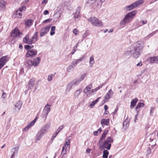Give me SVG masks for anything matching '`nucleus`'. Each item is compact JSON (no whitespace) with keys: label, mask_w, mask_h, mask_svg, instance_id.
<instances>
[{"label":"nucleus","mask_w":158,"mask_h":158,"mask_svg":"<svg viewBox=\"0 0 158 158\" xmlns=\"http://www.w3.org/2000/svg\"><path fill=\"white\" fill-rule=\"evenodd\" d=\"M88 21L94 26L100 27L103 26L102 22L95 17H91L88 19Z\"/></svg>","instance_id":"obj_3"},{"label":"nucleus","mask_w":158,"mask_h":158,"mask_svg":"<svg viewBox=\"0 0 158 158\" xmlns=\"http://www.w3.org/2000/svg\"><path fill=\"white\" fill-rule=\"evenodd\" d=\"M35 80L34 79H31L29 82V88L32 89L33 88Z\"/></svg>","instance_id":"obj_23"},{"label":"nucleus","mask_w":158,"mask_h":158,"mask_svg":"<svg viewBox=\"0 0 158 158\" xmlns=\"http://www.w3.org/2000/svg\"><path fill=\"white\" fill-rule=\"evenodd\" d=\"M151 151L150 148H148L147 151V154L148 155H149L151 154Z\"/></svg>","instance_id":"obj_53"},{"label":"nucleus","mask_w":158,"mask_h":158,"mask_svg":"<svg viewBox=\"0 0 158 158\" xmlns=\"http://www.w3.org/2000/svg\"><path fill=\"white\" fill-rule=\"evenodd\" d=\"M129 122L127 119H126L123 123V126H125L126 127H127L129 126Z\"/></svg>","instance_id":"obj_44"},{"label":"nucleus","mask_w":158,"mask_h":158,"mask_svg":"<svg viewBox=\"0 0 158 158\" xmlns=\"http://www.w3.org/2000/svg\"><path fill=\"white\" fill-rule=\"evenodd\" d=\"M26 65L28 68H30L31 66H33L32 61L29 60L27 62V63L26 64Z\"/></svg>","instance_id":"obj_37"},{"label":"nucleus","mask_w":158,"mask_h":158,"mask_svg":"<svg viewBox=\"0 0 158 158\" xmlns=\"http://www.w3.org/2000/svg\"><path fill=\"white\" fill-rule=\"evenodd\" d=\"M110 122V119L108 118L107 119H102L101 120V123L102 126L103 127L104 125H108Z\"/></svg>","instance_id":"obj_18"},{"label":"nucleus","mask_w":158,"mask_h":158,"mask_svg":"<svg viewBox=\"0 0 158 158\" xmlns=\"http://www.w3.org/2000/svg\"><path fill=\"white\" fill-rule=\"evenodd\" d=\"M22 105V103L20 101L18 102L15 105V110L18 111H19Z\"/></svg>","instance_id":"obj_19"},{"label":"nucleus","mask_w":158,"mask_h":158,"mask_svg":"<svg viewBox=\"0 0 158 158\" xmlns=\"http://www.w3.org/2000/svg\"><path fill=\"white\" fill-rule=\"evenodd\" d=\"M38 32H35L34 35L31 38V44L35 43L37 41L38 37Z\"/></svg>","instance_id":"obj_20"},{"label":"nucleus","mask_w":158,"mask_h":158,"mask_svg":"<svg viewBox=\"0 0 158 158\" xmlns=\"http://www.w3.org/2000/svg\"><path fill=\"white\" fill-rule=\"evenodd\" d=\"M147 61L150 63H158V56L148 58Z\"/></svg>","instance_id":"obj_14"},{"label":"nucleus","mask_w":158,"mask_h":158,"mask_svg":"<svg viewBox=\"0 0 158 158\" xmlns=\"http://www.w3.org/2000/svg\"><path fill=\"white\" fill-rule=\"evenodd\" d=\"M33 47V45L30 46L29 45H26L24 46V48L27 50H30Z\"/></svg>","instance_id":"obj_43"},{"label":"nucleus","mask_w":158,"mask_h":158,"mask_svg":"<svg viewBox=\"0 0 158 158\" xmlns=\"http://www.w3.org/2000/svg\"><path fill=\"white\" fill-rule=\"evenodd\" d=\"M101 88V87H100L99 86H98V87H97L96 88H95V89H94L95 92L97 91V90H98L99 89H100V88Z\"/></svg>","instance_id":"obj_61"},{"label":"nucleus","mask_w":158,"mask_h":158,"mask_svg":"<svg viewBox=\"0 0 158 158\" xmlns=\"http://www.w3.org/2000/svg\"><path fill=\"white\" fill-rule=\"evenodd\" d=\"M56 29V27L55 26H53L51 28V32L50 34L51 35H53L55 33V31Z\"/></svg>","instance_id":"obj_39"},{"label":"nucleus","mask_w":158,"mask_h":158,"mask_svg":"<svg viewBox=\"0 0 158 158\" xmlns=\"http://www.w3.org/2000/svg\"><path fill=\"white\" fill-rule=\"evenodd\" d=\"M96 2H98V0H88L87 2V3L90 4H92L94 3L95 4Z\"/></svg>","instance_id":"obj_42"},{"label":"nucleus","mask_w":158,"mask_h":158,"mask_svg":"<svg viewBox=\"0 0 158 158\" xmlns=\"http://www.w3.org/2000/svg\"><path fill=\"white\" fill-rule=\"evenodd\" d=\"M26 9V6H23L20 8L18 10H20L21 12L23 11H25Z\"/></svg>","instance_id":"obj_45"},{"label":"nucleus","mask_w":158,"mask_h":158,"mask_svg":"<svg viewBox=\"0 0 158 158\" xmlns=\"http://www.w3.org/2000/svg\"><path fill=\"white\" fill-rule=\"evenodd\" d=\"M136 13V10L129 12L127 14L120 23L121 26H123L126 24L128 23L131 22L133 19V16H134Z\"/></svg>","instance_id":"obj_2"},{"label":"nucleus","mask_w":158,"mask_h":158,"mask_svg":"<svg viewBox=\"0 0 158 158\" xmlns=\"http://www.w3.org/2000/svg\"><path fill=\"white\" fill-rule=\"evenodd\" d=\"M50 26H46L41 29L40 31V36L42 37L46 34L49 30Z\"/></svg>","instance_id":"obj_12"},{"label":"nucleus","mask_w":158,"mask_h":158,"mask_svg":"<svg viewBox=\"0 0 158 158\" xmlns=\"http://www.w3.org/2000/svg\"><path fill=\"white\" fill-rule=\"evenodd\" d=\"M38 134H39V135H41L42 136L44 134L40 130L37 133Z\"/></svg>","instance_id":"obj_57"},{"label":"nucleus","mask_w":158,"mask_h":158,"mask_svg":"<svg viewBox=\"0 0 158 158\" xmlns=\"http://www.w3.org/2000/svg\"><path fill=\"white\" fill-rule=\"evenodd\" d=\"M23 42L24 43L29 44H31V39H29V35H27L23 39Z\"/></svg>","instance_id":"obj_16"},{"label":"nucleus","mask_w":158,"mask_h":158,"mask_svg":"<svg viewBox=\"0 0 158 158\" xmlns=\"http://www.w3.org/2000/svg\"><path fill=\"white\" fill-rule=\"evenodd\" d=\"M143 0H138L130 5L126 6L125 9L127 10H131L143 3Z\"/></svg>","instance_id":"obj_4"},{"label":"nucleus","mask_w":158,"mask_h":158,"mask_svg":"<svg viewBox=\"0 0 158 158\" xmlns=\"http://www.w3.org/2000/svg\"><path fill=\"white\" fill-rule=\"evenodd\" d=\"M114 94V92L110 89L109 91L107 93L104 97V102H107L109 99Z\"/></svg>","instance_id":"obj_13"},{"label":"nucleus","mask_w":158,"mask_h":158,"mask_svg":"<svg viewBox=\"0 0 158 158\" xmlns=\"http://www.w3.org/2000/svg\"><path fill=\"white\" fill-rule=\"evenodd\" d=\"M51 124L50 123H47L43 127L46 130V131H48V130L50 128V127Z\"/></svg>","instance_id":"obj_38"},{"label":"nucleus","mask_w":158,"mask_h":158,"mask_svg":"<svg viewBox=\"0 0 158 158\" xmlns=\"http://www.w3.org/2000/svg\"><path fill=\"white\" fill-rule=\"evenodd\" d=\"M133 49L132 46H130L127 48V51L124 53L125 55L127 56H130L131 55H132V51H133Z\"/></svg>","instance_id":"obj_15"},{"label":"nucleus","mask_w":158,"mask_h":158,"mask_svg":"<svg viewBox=\"0 0 158 158\" xmlns=\"http://www.w3.org/2000/svg\"><path fill=\"white\" fill-rule=\"evenodd\" d=\"M73 67L72 65H69L68 68V69H72V68H73Z\"/></svg>","instance_id":"obj_64"},{"label":"nucleus","mask_w":158,"mask_h":158,"mask_svg":"<svg viewBox=\"0 0 158 158\" xmlns=\"http://www.w3.org/2000/svg\"><path fill=\"white\" fill-rule=\"evenodd\" d=\"M80 7H78L77 9V10L74 15V18L75 19L78 18L79 16L80 12Z\"/></svg>","instance_id":"obj_28"},{"label":"nucleus","mask_w":158,"mask_h":158,"mask_svg":"<svg viewBox=\"0 0 158 158\" xmlns=\"http://www.w3.org/2000/svg\"><path fill=\"white\" fill-rule=\"evenodd\" d=\"M73 32L75 35H77L78 34L79 31L77 29L75 28L73 30Z\"/></svg>","instance_id":"obj_49"},{"label":"nucleus","mask_w":158,"mask_h":158,"mask_svg":"<svg viewBox=\"0 0 158 158\" xmlns=\"http://www.w3.org/2000/svg\"><path fill=\"white\" fill-rule=\"evenodd\" d=\"M50 110V106L48 104L46 105L44 108L42 113V117L46 119Z\"/></svg>","instance_id":"obj_5"},{"label":"nucleus","mask_w":158,"mask_h":158,"mask_svg":"<svg viewBox=\"0 0 158 158\" xmlns=\"http://www.w3.org/2000/svg\"><path fill=\"white\" fill-rule=\"evenodd\" d=\"M20 147V146L19 145H15V147H14L13 148V150H14V151L13 152H15V154H17L18 152V150L19 149V148Z\"/></svg>","instance_id":"obj_40"},{"label":"nucleus","mask_w":158,"mask_h":158,"mask_svg":"<svg viewBox=\"0 0 158 158\" xmlns=\"http://www.w3.org/2000/svg\"><path fill=\"white\" fill-rule=\"evenodd\" d=\"M48 14L49 12L48 10H44V14L45 15H48Z\"/></svg>","instance_id":"obj_55"},{"label":"nucleus","mask_w":158,"mask_h":158,"mask_svg":"<svg viewBox=\"0 0 158 158\" xmlns=\"http://www.w3.org/2000/svg\"><path fill=\"white\" fill-rule=\"evenodd\" d=\"M106 141L109 144H111V143H113V140L111 137H109L107 138Z\"/></svg>","instance_id":"obj_41"},{"label":"nucleus","mask_w":158,"mask_h":158,"mask_svg":"<svg viewBox=\"0 0 158 158\" xmlns=\"http://www.w3.org/2000/svg\"><path fill=\"white\" fill-rule=\"evenodd\" d=\"M104 108L105 110H106L108 109V106L106 105H105L104 106Z\"/></svg>","instance_id":"obj_63"},{"label":"nucleus","mask_w":158,"mask_h":158,"mask_svg":"<svg viewBox=\"0 0 158 158\" xmlns=\"http://www.w3.org/2000/svg\"><path fill=\"white\" fill-rule=\"evenodd\" d=\"M92 88V85L90 84L88 86H87L84 89L83 92L84 94H87L88 93L90 92L91 89Z\"/></svg>","instance_id":"obj_21"},{"label":"nucleus","mask_w":158,"mask_h":158,"mask_svg":"<svg viewBox=\"0 0 158 158\" xmlns=\"http://www.w3.org/2000/svg\"><path fill=\"white\" fill-rule=\"evenodd\" d=\"M144 106V104L143 103H139L136 107L135 108V109L136 110V111L138 112V110H137L138 109H139V108L140 107L143 106Z\"/></svg>","instance_id":"obj_35"},{"label":"nucleus","mask_w":158,"mask_h":158,"mask_svg":"<svg viewBox=\"0 0 158 158\" xmlns=\"http://www.w3.org/2000/svg\"><path fill=\"white\" fill-rule=\"evenodd\" d=\"M103 153L102 158H107L109 154V152L107 150H105L103 151Z\"/></svg>","instance_id":"obj_30"},{"label":"nucleus","mask_w":158,"mask_h":158,"mask_svg":"<svg viewBox=\"0 0 158 158\" xmlns=\"http://www.w3.org/2000/svg\"><path fill=\"white\" fill-rule=\"evenodd\" d=\"M108 132V130H105L104 131L102 134L105 135L106 136V135L107 134V133Z\"/></svg>","instance_id":"obj_59"},{"label":"nucleus","mask_w":158,"mask_h":158,"mask_svg":"<svg viewBox=\"0 0 158 158\" xmlns=\"http://www.w3.org/2000/svg\"><path fill=\"white\" fill-rule=\"evenodd\" d=\"M87 75V74L86 73H85L83 74L81 76L80 79V81H81L83 80L86 77Z\"/></svg>","instance_id":"obj_46"},{"label":"nucleus","mask_w":158,"mask_h":158,"mask_svg":"<svg viewBox=\"0 0 158 158\" xmlns=\"http://www.w3.org/2000/svg\"><path fill=\"white\" fill-rule=\"evenodd\" d=\"M99 143V147L100 150H102L105 148L107 149L108 150L110 149L111 144H109L106 141L104 143H103L102 142L101 143Z\"/></svg>","instance_id":"obj_6"},{"label":"nucleus","mask_w":158,"mask_h":158,"mask_svg":"<svg viewBox=\"0 0 158 158\" xmlns=\"http://www.w3.org/2000/svg\"><path fill=\"white\" fill-rule=\"evenodd\" d=\"M106 135H104L103 134H102V136L101 137L100 140L99 142V143H100L102 142V140H103L106 137Z\"/></svg>","instance_id":"obj_47"},{"label":"nucleus","mask_w":158,"mask_h":158,"mask_svg":"<svg viewBox=\"0 0 158 158\" xmlns=\"http://www.w3.org/2000/svg\"><path fill=\"white\" fill-rule=\"evenodd\" d=\"M34 124H35L32 121L26 127L23 129V131H27L31 127L34 125Z\"/></svg>","instance_id":"obj_24"},{"label":"nucleus","mask_w":158,"mask_h":158,"mask_svg":"<svg viewBox=\"0 0 158 158\" xmlns=\"http://www.w3.org/2000/svg\"><path fill=\"white\" fill-rule=\"evenodd\" d=\"M6 97V95L5 93L3 92L2 95V97L3 98H5Z\"/></svg>","instance_id":"obj_56"},{"label":"nucleus","mask_w":158,"mask_h":158,"mask_svg":"<svg viewBox=\"0 0 158 158\" xmlns=\"http://www.w3.org/2000/svg\"><path fill=\"white\" fill-rule=\"evenodd\" d=\"M42 136L37 133L35 136V142L36 143H38L41 139Z\"/></svg>","instance_id":"obj_29"},{"label":"nucleus","mask_w":158,"mask_h":158,"mask_svg":"<svg viewBox=\"0 0 158 158\" xmlns=\"http://www.w3.org/2000/svg\"><path fill=\"white\" fill-rule=\"evenodd\" d=\"M52 20L51 19H46L43 22V23H48L50 22Z\"/></svg>","instance_id":"obj_54"},{"label":"nucleus","mask_w":158,"mask_h":158,"mask_svg":"<svg viewBox=\"0 0 158 158\" xmlns=\"http://www.w3.org/2000/svg\"><path fill=\"white\" fill-rule=\"evenodd\" d=\"M64 128V125H62L60 126L56 130V135L54 137V138H55L56 135L58 134V133L59 132L62 130Z\"/></svg>","instance_id":"obj_36"},{"label":"nucleus","mask_w":158,"mask_h":158,"mask_svg":"<svg viewBox=\"0 0 158 158\" xmlns=\"http://www.w3.org/2000/svg\"><path fill=\"white\" fill-rule=\"evenodd\" d=\"M89 63L91 66H92L93 65L94 63V57L93 55H92L90 57Z\"/></svg>","instance_id":"obj_32"},{"label":"nucleus","mask_w":158,"mask_h":158,"mask_svg":"<svg viewBox=\"0 0 158 158\" xmlns=\"http://www.w3.org/2000/svg\"><path fill=\"white\" fill-rule=\"evenodd\" d=\"M100 98V97H98L96 100L93 101L89 105V106L91 108H93L95 105L98 102Z\"/></svg>","instance_id":"obj_26"},{"label":"nucleus","mask_w":158,"mask_h":158,"mask_svg":"<svg viewBox=\"0 0 158 158\" xmlns=\"http://www.w3.org/2000/svg\"><path fill=\"white\" fill-rule=\"evenodd\" d=\"M40 130L41 131L44 135L47 132V131H46V130L44 128H43V127L41 128Z\"/></svg>","instance_id":"obj_51"},{"label":"nucleus","mask_w":158,"mask_h":158,"mask_svg":"<svg viewBox=\"0 0 158 158\" xmlns=\"http://www.w3.org/2000/svg\"><path fill=\"white\" fill-rule=\"evenodd\" d=\"M89 35V33L88 32V31H86L85 33L83 34V38H85L87 36H88Z\"/></svg>","instance_id":"obj_48"},{"label":"nucleus","mask_w":158,"mask_h":158,"mask_svg":"<svg viewBox=\"0 0 158 158\" xmlns=\"http://www.w3.org/2000/svg\"><path fill=\"white\" fill-rule=\"evenodd\" d=\"M84 56L82 57H80L79 59L75 60L73 61L72 62V64L73 65H77L79 62L81 61L82 59L84 58Z\"/></svg>","instance_id":"obj_27"},{"label":"nucleus","mask_w":158,"mask_h":158,"mask_svg":"<svg viewBox=\"0 0 158 158\" xmlns=\"http://www.w3.org/2000/svg\"><path fill=\"white\" fill-rule=\"evenodd\" d=\"M37 51L36 49H32L27 51L26 55L27 57H31L33 58L35 57L37 54Z\"/></svg>","instance_id":"obj_7"},{"label":"nucleus","mask_w":158,"mask_h":158,"mask_svg":"<svg viewBox=\"0 0 158 158\" xmlns=\"http://www.w3.org/2000/svg\"><path fill=\"white\" fill-rule=\"evenodd\" d=\"M15 15L16 17H18L19 18H21L22 16V14L21 13V11L19 10H18L16 11Z\"/></svg>","instance_id":"obj_33"},{"label":"nucleus","mask_w":158,"mask_h":158,"mask_svg":"<svg viewBox=\"0 0 158 158\" xmlns=\"http://www.w3.org/2000/svg\"><path fill=\"white\" fill-rule=\"evenodd\" d=\"M142 42H138L135 46H132L133 49L132 51L133 57L137 58H138L142 52L143 48Z\"/></svg>","instance_id":"obj_1"},{"label":"nucleus","mask_w":158,"mask_h":158,"mask_svg":"<svg viewBox=\"0 0 158 158\" xmlns=\"http://www.w3.org/2000/svg\"><path fill=\"white\" fill-rule=\"evenodd\" d=\"M101 88V87H100L99 86H98V87H97L96 88H95V89H94L95 92L97 91V90H98L99 89H100V88Z\"/></svg>","instance_id":"obj_60"},{"label":"nucleus","mask_w":158,"mask_h":158,"mask_svg":"<svg viewBox=\"0 0 158 158\" xmlns=\"http://www.w3.org/2000/svg\"><path fill=\"white\" fill-rule=\"evenodd\" d=\"M94 95V93H93L91 92L90 91L89 93H88L86 94V96L87 97H89L91 96Z\"/></svg>","instance_id":"obj_50"},{"label":"nucleus","mask_w":158,"mask_h":158,"mask_svg":"<svg viewBox=\"0 0 158 158\" xmlns=\"http://www.w3.org/2000/svg\"><path fill=\"white\" fill-rule=\"evenodd\" d=\"M138 99L137 98H135L132 100L130 106V107L131 109H133L134 107L135 106L136 103L138 102Z\"/></svg>","instance_id":"obj_22"},{"label":"nucleus","mask_w":158,"mask_h":158,"mask_svg":"<svg viewBox=\"0 0 158 158\" xmlns=\"http://www.w3.org/2000/svg\"><path fill=\"white\" fill-rule=\"evenodd\" d=\"M6 4V2L4 1H2L0 2V10H2L5 7Z\"/></svg>","instance_id":"obj_34"},{"label":"nucleus","mask_w":158,"mask_h":158,"mask_svg":"<svg viewBox=\"0 0 158 158\" xmlns=\"http://www.w3.org/2000/svg\"><path fill=\"white\" fill-rule=\"evenodd\" d=\"M32 21L31 20L28 19L25 22V25L26 27H29L32 24Z\"/></svg>","instance_id":"obj_31"},{"label":"nucleus","mask_w":158,"mask_h":158,"mask_svg":"<svg viewBox=\"0 0 158 158\" xmlns=\"http://www.w3.org/2000/svg\"><path fill=\"white\" fill-rule=\"evenodd\" d=\"M70 139H66L64 143V146L62 148L61 153L64 155L66 152V149L67 147L69 148H70Z\"/></svg>","instance_id":"obj_8"},{"label":"nucleus","mask_w":158,"mask_h":158,"mask_svg":"<svg viewBox=\"0 0 158 158\" xmlns=\"http://www.w3.org/2000/svg\"><path fill=\"white\" fill-rule=\"evenodd\" d=\"M81 91V89H80L77 90L75 92L74 94V98H77L80 95Z\"/></svg>","instance_id":"obj_25"},{"label":"nucleus","mask_w":158,"mask_h":158,"mask_svg":"<svg viewBox=\"0 0 158 158\" xmlns=\"http://www.w3.org/2000/svg\"><path fill=\"white\" fill-rule=\"evenodd\" d=\"M78 82V81L76 80L72 81L68 85L65 90L66 92H69L72 89L73 86L74 85L77 84Z\"/></svg>","instance_id":"obj_9"},{"label":"nucleus","mask_w":158,"mask_h":158,"mask_svg":"<svg viewBox=\"0 0 158 158\" xmlns=\"http://www.w3.org/2000/svg\"><path fill=\"white\" fill-rule=\"evenodd\" d=\"M9 59L10 58L7 56H3L0 58V64L4 66Z\"/></svg>","instance_id":"obj_11"},{"label":"nucleus","mask_w":158,"mask_h":158,"mask_svg":"<svg viewBox=\"0 0 158 158\" xmlns=\"http://www.w3.org/2000/svg\"><path fill=\"white\" fill-rule=\"evenodd\" d=\"M48 2V0H44L42 2V4H43L45 3H46Z\"/></svg>","instance_id":"obj_58"},{"label":"nucleus","mask_w":158,"mask_h":158,"mask_svg":"<svg viewBox=\"0 0 158 158\" xmlns=\"http://www.w3.org/2000/svg\"><path fill=\"white\" fill-rule=\"evenodd\" d=\"M142 63L141 62H140L139 63L137 64L136 66H141L142 65Z\"/></svg>","instance_id":"obj_62"},{"label":"nucleus","mask_w":158,"mask_h":158,"mask_svg":"<svg viewBox=\"0 0 158 158\" xmlns=\"http://www.w3.org/2000/svg\"><path fill=\"white\" fill-rule=\"evenodd\" d=\"M40 61V58L39 57H36V58L34 59L33 61H32L33 65L34 66H38Z\"/></svg>","instance_id":"obj_17"},{"label":"nucleus","mask_w":158,"mask_h":158,"mask_svg":"<svg viewBox=\"0 0 158 158\" xmlns=\"http://www.w3.org/2000/svg\"><path fill=\"white\" fill-rule=\"evenodd\" d=\"M52 79V75H49L48 77V81H51Z\"/></svg>","instance_id":"obj_52"},{"label":"nucleus","mask_w":158,"mask_h":158,"mask_svg":"<svg viewBox=\"0 0 158 158\" xmlns=\"http://www.w3.org/2000/svg\"><path fill=\"white\" fill-rule=\"evenodd\" d=\"M22 34L19 29L17 28H15L12 31L11 36L13 37H20V35Z\"/></svg>","instance_id":"obj_10"}]
</instances>
